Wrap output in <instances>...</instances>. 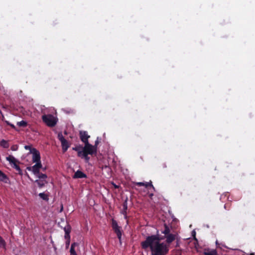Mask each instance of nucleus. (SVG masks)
Segmentation results:
<instances>
[{
  "mask_svg": "<svg viewBox=\"0 0 255 255\" xmlns=\"http://www.w3.org/2000/svg\"><path fill=\"white\" fill-rule=\"evenodd\" d=\"M163 239V237H160L158 235L149 236L141 243V247L144 250L150 248L151 255H166L169 252L168 246L164 243H160Z\"/></svg>",
  "mask_w": 255,
  "mask_h": 255,
  "instance_id": "f257e3e1",
  "label": "nucleus"
},
{
  "mask_svg": "<svg viewBox=\"0 0 255 255\" xmlns=\"http://www.w3.org/2000/svg\"><path fill=\"white\" fill-rule=\"evenodd\" d=\"M42 119L43 122L49 127H54L57 122V119L50 114L43 115Z\"/></svg>",
  "mask_w": 255,
  "mask_h": 255,
  "instance_id": "f03ea898",
  "label": "nucleus"
},
{
  "mask_svg": "<svg viewBox=\"0 0 255 255\" xmlns=\"http://www.w3.org/2000/svg\"><path fill=\"white\" fill-rule=\"evenodd\" d=\"M84 146L83 147L82 154L91 155V156L97 155V152L95 148L90 143L84 144Z\"/></svg>",
  "mask_w": 255,
  "mask_h": 255,
  "instance_id": "7ed1b4c3",
  "label": "nucleus"
},
{
  "mask_svg": "<svg viewBox=\"0 0 255 255\" xmlns=\"http://www.w3.org/2000/svg\"><path fill=\"white\" fill-rule=\"evenodd\" d=\"M111 226L114 233L117 235L118 239L121 242L122 236V227L118 225L117 222L113 218L111 220Z\"/></svg>",
  "mask_w": 255,
  "mask_h": 255,
  "instance_id": "20e7f679",
  "label": "nucleus"
},
{
  "mask_svg": "<svg viewBox=\"0 0 255 255\" xmlns=\"http://www.w3.org/2000/svg\"><path fill=\"white\" fill-rule=\"evenodd\" d=\"M6 159L9 161V163L11 165L12 167L15 168L20 175L22 174V172L19 166L17 165V163H19V162L13 156L9 155L6 157Z\"/></svg>",
  "mask_w": 255,
  "mask_h": 255,
  "instance_id": "39448f33",
  "label": "nucleus"
},
{
  "mask_svg": "<svg viewBox=\"0 0 255 255\" xmlns=\"http://www.w3.org/2000/svg\"><path fill=\"white\" fill-rule=\"evenodd\" d=\"M71 231V227L69 224L65 227V240L66 241V247L68 248L70 243V233Z\"/></svg>",
  "mask_w": 255,
  "mask_h": 255,
  "instance_id": "423d86ee",
  "label": "nucleus"
},
{
  "mask_svg": "<svg viewBox=\"0 0 255 255\" xmlns=\"http://www.w3.org/2000/svg\"><path fill=\"white\" fill-rule=\"evenodd\" d=\"M79 135L80 139L84 144L89 143L88 139L90 136L88 135L87 131H80Z\"/></svg>",
  "mask_w": 255,
  "mask_h": 255,
  "instance_id": "0eeeda50",
  "label": "nucleus"
},
{
  "mask_svg": "<svg viewBox=\"0 0 255 255\" xmlns=\"http://www.w3.org/2000/svg\"><path fill=\"white\" fill-rule=\"evenodd\" d=\"M33 152L31 153L32 154V161L36 162L40 161V155L39 152L36 149H33Z\"/></svg>",
  "mask_w": 255,
  "mask_h": 255,
  "instance_id": "6e6552de",
  "label": "nucleus"
},
{
  "mask_svg": "<svg viewBox=\"0 0 255 255\" xmlns=\"http://www.w3.org/2000/svg\"><path fill=\"white\" fill-rule=\"evenodd\" d=\"M87 175L81 170H77L74 174L73 178L74 179L77 178H86Z\"/></svg>",
  "mask_w": 255,
  "mask_h": 255,
  "instance_id": "1a4fd4ad",
  "label": "nucleus"
},
{
  "mask_svg": "<svg viewBox=\"0 0 255 255\" xmlns=\"http://www.w3.org/2000/svg\"><path fill=\"white\" fill-rule=\"evenodd\" d=\"M123 209L121 213L124 215L125 218L127 219L128 200H125L123 204Z\"/></svg>",
  "mask_w": 255,
  "mask_h": 255,
  "instance_id": "9d476101",
  "label": "nucleus"
},
{
  "mask_svg": "<svg viewBox=\"0 0 255 255\" xmlns=\"http://www.w3.org/2000/svg\"><path fill=\"white\" fill-rule=\"evenodd\" d=\"M160 237H163L164 239L166 238V241L168 244L172 243L175 239V236L172 234H170L165 236H160Z\"/></svg>",
  "mask_w": 255,
  "mask_h": 255,
  "instance_id": "9b49d317",
  "label": "nucleus"
},
{
  "mask_svg": "<svg viewBox=\"0 0 255 255\" xmlns=\"http://www.w3.org/2000/svg\"><path fill=\"white\" fill-rule=\"evenodd\" d=\"M27 169L30 171L32 170L34 175L39 174V169L35 164L32 167H28Z\"/></svg>",
  "mask_w": 255,
  "mask_h": 255,
  "instance_id": "f8f14e48",
  "label": "nucleus"
},
{
  "mask_svg": "<svg viewBox=\"0 0 255 255\" xmlns=\"http://www.w3.org/2000/svg\"><path fill=\"white\" fill-rule=\"evenodd\" d=\"M83 146L81 145H77L72 148V149L77 152V155L79 157L82 154Z\"/></svg>",
  "mask_w": 255,
  "mask_h": 255,
  "instance_id": "ddd939ff",
  "label": "nucleus"
},
{
  "mask_svg": "<svg viewBox=\"0 0 255 255\" xmlns=\"http://www.w3.org/2000/svg\"><path fill=\"white\" fill-rule=\"evenodd\" d=\"M203 254L204 255H218L217 252L216 250H205Z\"/></svg>",
  "mask_w": 255,
  "mask_h": 255,
  "instance_id": "4468645a",
  "label": "nucleus"
},
{
  "mask_svg": "<svg viewBox=\"0 0 255 255\" xmlns=\"http://www.w3.org/2000/svg\"><path fill=\"white\" fill-rule=\"evenodd\" d=\"M58 137L61 143L62 150L64 151V136H63L62 131L59 132L58 133Z\"/></svg>",
  "mask_w": 255,
  "mask_h": 255,
  "instance_id": "2eb2a0df",
  "label": "nucleus"
},
{
  "mask_svg": "<svg viewBox=\"0 0 255 255\" xmlns=\"http://www.w3.org/2000/svg\"><path fill=\"white\" fill-rule=\"evenodd\" d=\"M35 182H36L40 188L44 186V185L47 183L45 180L40 179L35 180Z\"/></svg>",
  "mask_w": 255,
  "mask_h": 255,
  "instance_id": "dca6fc26",
  "label": "nucleus"
},
{
  "mask_svg": "<svg viewBox=\"0 0 255 255\" xmlns=\"http://www.w3.org/2000/svg\"><path fill=\"white\" fill-rule=\"evenodd\" d=\"M77 245V244L76 243H73L72 244L71 248H70V253L71 255H76V253L75 251V247Z\"/></svg>",
  "mask_w": 255,
  "mask_h": 255,
  "instance_id": "f3484780",
  "label": "nucleus"
},
{
  "mask_svg": "<svg viewBox=\"0 0 255 255\" xmlns=\"http://www.w3.org/2000/svg\"><path fill=\"white\" fill-rule=\"evenodd\" d=\"M170 230L169 228L166 225L164 224V229L163 231H162V233L165 235L164 236L170 234Z\"/></svg>",
  "mask_w": 255,
  "mask_h": 255,
  "instance_id": "a211bd4d",
  "label": "nucleus"
},
{
  "mask_svg": "<svg viewBox=\"0 0 255 255\" xmlns=\"http://www.w3.org/2000/svg\"><path fill=\"white\" fill-rule=\"evenodd\" d=\"M17 125L18 126L20 127H26L27 125V123L26 121H21L20 122L17 123Z\"/></svg>",
  "mask_w": 255,
  "mask_h": 255,
  "instance_id": "6ab92c4d",
  "label": "nucleus"
},
{
  "mask_svg": "<svg viewBox=\"0 0 255 255\" xmlns=\"http://www.w3.org/2000/svg\"><path fill=\"white\" fill-rule=\"evenodd\" d=\"M7 179V178L5 174L0 170V180L6 182L5 180Z\"/></svg>",
  "mask_w": 255,
  "mask_h": 255,
  "instance_id": "aec40b11",
  "label": "nucleus"
},
{
  "mask_svg": "<svg viewBox=\"0 0 255 255\" xmlns=\"http://www.w3.org/2000/svg\"><path fill=\"white\" fill-rule=\"evenodd\" d=\"M144 186H145L146 188H148V187H151L154 191H155L154 187L153 186L152 184V181H150L149 182H145L144 183Z\"/></svg>",
  "mask_w": 255,
  "mask_h": 255,
  "instance_id": "412c9836",
  "label": "nucleus"
},
{
  "mask_svg": "<svg viewBox=\"0 0 255 255\" xmlns=\"http://www.w3.org/2000/svg\"><path fill=\"white\" fill-rule=\"evenodd\" d=\"M0 145L4 148H7L8 147V143L7 141L2 139L0 141Z\"/></svg>",
  "mask_w": 255,
  "mask_h": 255,
  "instance_id": "4be33fe9",
  "label": "nucleus"
},
{
  "mask_svg": "<svg viewBox=\"0 0 255 255\" xmlns=\"http://www.w3.org/2000/svg\"><path fill=\"white\" fill-rule=\"evenodd\" d=\"M39 197L42 199L47 201L48 200V195L44 193H41L39 194Z\"/></svg>",
  "mask_w": 255,
  "mask_h": 255,
  "instance_id": "5701e85b",
  "label": "nucleus"
},
{
  "mask_svg": "<svg viewBox=\"0 0 255 255\" xmlns=\"http://www.w3.org/2000/svg\"><path fill=\"white\" fill-rule=\"evenodd\" d=\"M79 157L84 158L85 159V162L87 163L89 162L90 160V157L87 154H81V156H80Z\"/></svg>",
  "mask_w": 255,
  "mask_h": 255,
  "instance_id": "b1692460",
  "label": "nucleus"
},
{
  "mask_svg": "<svg viewBox=\"0 0 255 255\" xmlns=\"http://www.w3.org/2000/svg\"><path fill=\"white\" fill-rule=\"evenodd\" d=\"M40 179L45 180L47 178V175L45 174L41 173L39 172V174L36 175Z\"/></svg>",
  "mask_w": 255,
  "mask_h": 255,
  "instance_id": "393cba45",
  "label": "nucleus"
},
{
  "mask_svg": "<svg viewBox=\"0 0 255 255\" xmlns=\"http://www.w3.org/2000/svg\"><path fill=\"white\" fill-rule=\"evenodd\" d=\"M24 148L25 149H27V150H29V153L31 154L32 152H33V149H35V148H33L32 147V146L31 145H25L24 146Z\"/></svg>",
  "mask_w": 255,
  "mask_h": 255,
  "instance_id": "a878e982",
  "label": "nucleus"
},
{
  "mask_svg": "<svg viewBox=\"0 0 255 255\" xmlns=\"http://www.w3.org/2000/svg\"><path fill=\"white\" fill-rule=\"evenodd\" d=\"M2 247L5 248V242L4 240L0 236V247Z\"/></svg>",
  "mask_w": 255,
  "mask_h": 255,
  "instance_id": "bb28decb",
  "label": "nucleus"
},
{
  "mask_svg": "<svg viewBox=\"0 0 255 255\" xmlns=\"http://www.w3.org/2000/svg\"><path fill=\"white\" fill-rule=\"evenodd\" d=\"M11 149L13 151H15L17 150L18 149V145H13L11 146Z\"/></svg>",
  "mask_w": 255,
  "mask_h": 255,
  "instance_id": "cd10ccee",
  "label": "nucleus"
},
{
  "mask_svg": "<svg viewBox=\"0 0 255 255\" xmlns=\"http://www.w3.org/2000/svg\"><path fill=\"white\" fill-rule=\"evenodd\" d=\"M35 165L39 169L42 168V165L40 161L36 162Z\"/></svg>",
  "mask_w": 255,
  "mask_h": 255,
  "instance_id": "c85d7f7f",
  "label": "nucleus"
},
{
  "mask_svg": "<svg viewBox=\"0 0 255 255\" xmlns=\"http://www.w3.org/2000/svg\"><path fill=\"white\" fill-rule=\"evenodd\" d=\"M99 143V141L98 140V139H97L96 141H95V144L94 145H93V146H94V147L95 148V149L96 150V151L97 152V146L98 145Z\"/></svg>",
  "mask_w": 255,
  "mask_h": 255,
  "instance_id": "c756f323",
  "label": "nucleus"
},
{
  "mask_svg": "<svg viewBox=\"0 0 255 255\" xmlns=\"http://www.w3.org/2000/svg\"><path fill=\"white\" fill-rule=\"evenodd\" d=\"M68 147V142L66 139H65V152L67 150Z\"/></svg>",
  "mask_w": 255,
  "mask_h": 255,
  "instance_id": "7c9ffc66",
  "label": "nucleus"
},
{
  "mask_svg": "<svg viewBox=\"0 0 255 255\" xmlns=\"http://www.w3.org/2000/svg\"><path fill=\"white\" fill-rule=\"evenodd\" d=\"M135 184L138 186H144V182H136L135 183Z\"/></svg>",
  "mask_w": 255,
  "mask_h": 255,
  "instance_id": "2f4dec72",
  "label": "nucleus"
},
{
  "mask_svg": "<svg viewBox=\"0 0 255 255\" xmlns=\"http://www.w3.org/2000/svg\"><path fill=\"white\" fill-rule=\"evenodd\" d=\"M111 184L116 189H118L120 187V186L116 185L114 182H112Z\"/></svg>",
  "mask_w": 255,
  "mask_h": 255,
  "instance_id": "473e14b6",
  "label": "nucleus"
},
{
  "mask_svg": "<svg viewBox=\"0 0 255 255\" xmlns=\"http://www.w3.org/2000/svg\"><path fill=\"white\" fill-rule=\"evenodd\" d=\"M192 236L194 237V239L195 240H197V239H196V237H195L196 232H195L194 231H192Z\"/></svg>",
  "mask_w": 255,
  "mask_h": 255,
  "instance_id": "72a5a7b5",
  "label": "nucleus"
},
{
  "mask_svg": "<svg viewBox=\"0 0 255 255\" xmlns=\"http://www.w3.org/2000/svg\"><path fill=\"white\" fill-rule=\"evenodd\" d=\"M7 124L9 125L12 128H14V129H15V127L12 125V124H10L9 123H7Z\"/></svg>",
  "mask_w": 255,
  "mask_h": 255,
  "instance_id": "f704fd0d",
  "label": "nucleus"
},
{
  "mask_svg": "<svg viewBox=\"0 0 255 255\" xmlns=\"http://www.w3.org/2000/svg\"><path fill=\"white\" fill-rule=\"evenodd\" d=\"M63 209V205H61V210H60V211H61V212L62 211Z\"/></svg>",
  "mask_w": 255,
  "mask_h": 255,
  "instance_id": "c9c22d12",
  "label": "nucleus"
},
{
  "mask_svg": "<svg viewBox=\"0 0 255 255\" xmlns=\"http://www.w3.org/2000/svg\"><path fill=\"white\" fill-rule=\"evenodd\" d=\"M153 195V193H151L150 194V197H152V196Z\"/></svg>",
  "mask_w": 255,
  "mask_h": 255,
  "instance_id": "e433bc0d",
  "label": "nucleus"
},
{
  "mask_svg": "<svg viewBox=\"0 0 255 255\" xmlns=\"http://www.w3.org/2000/svg\"><path fill=\"white\" fill-rule=\"evenodd\" d=\"M249 255H255L254 253H251Z\"/></svg>",
  "mask_w": 255,
  "mask_h": 255,
  "instance_id": "4c0bfd02",
  "label": "nucleus"
},
{
  "mask_svg": "<svg viewBox=\"0 0 255 255\" xmlns=\"http://www.w3.org/2000/svg\"><path fill=\"white\" fill-rule=\"evenodd\" d=\"M64 134H65V135L67 134V132L65 131Z\"/></svg>",
  "mask_w": 255,
  "mask_h": 255,
  "instance_id": "58836bf2",
  "label": "nucleus"
}]
</instances>
